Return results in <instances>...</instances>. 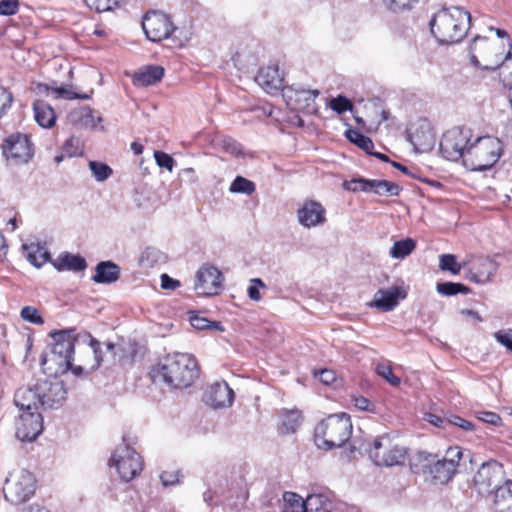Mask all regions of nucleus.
<instances>
[{
    "instance_id": "nucleus-24",
    "label": "nucleus",
    "mask_w": 512,
    "mask_h": 512,
    "mask_svg": "<svg viewBox=\"0 0 512 512\" xmlns=\"http://www.w3.org/2000/svg\"><path fill=\"white\" fill-rule=\"evenodd\" d=\"M255 80L267 93L270 94L284 89V79L276 65H269L261 68Z\"/></svg>"
},
{
    "instance_id": "nucleus-48",
    "label": "nucleus",
    "mask_w": 512,
    "mask_h": 512,
    "mask_svg": "<svg viewBox=\"0 0 512 512\" xmlns=\"http://www.w3.org/2000/svg\"><path fill=\"white\" fill-rule=\"evenodd\" d=\"M154 158H155L156 164L159 167L165 168L170 172L173 170L175 161L169 154H167L163 151H155Z\"/></svg>"
},
{
    "instance_id": "nucleus-4",
    "label": "nucleus",
    "mask_w": 512,
    "mask_h": 512,
    "mask_svg": "<svg viewBox=\"0 0 512 512\" xmlns=\"http://www.w3.org/2000/svg\"><path fill=\"white\" fill-rule=\"evenodd\" d=\"M463 452L460 447L454 446L446 450L443 458L426 452H419L414 464L416 472H422L435 484H446L457 471Z\"/></svg>"
},
{
    "instance_id": "nucleus-36",
    "label": "nucleus",
    "mask_w": 512,
    "mask_h": 512,
    "mask_svg": "<svg viewBox=\"0 0 512 512\" xmlns=\"http://www.w3.org/2000/svg\"><path fill=\"white\" fill-rule=\"evenodd\" d=\"M470 264L467 258L462 262L458 263L456 256L453 254H442L439 257V268L442 271H449L454 275L460 273L462 268H466Z\"/></svg>"
},
{
    "instance_id": "nucleus-12",
    "label": "nucleus",
    "mask_w": 512,
    "mask_h": 512,
    "mask_svg": "<svg viewBox=\"0 0 512 512\" xmlns=\"http://www.w3.org/2000/svg\"><path fill=\"white\" fill-rule=\"evenodd\" d=\"M503 465L496 460L483 462L477 470L473 482L478 493L490 494L493 488L499 487V483L504 479Z\"/></svg>"
},
{
    "instance_id": "nucleus-7",
    "label": "nucleus",
    "mask_w": 512,
    "mask_h": 512,
    "mask_svg": "<svg viewBox=\"0 0 512 512\" xmlns=\"http://www.w3.org/2000/svg\"><path fill=\"white\" fill-rule=\"evenodd\" d=\"M503 152L502 142L492 136H479L467 150L464 165L471 171H485L492 168Z\"/></svg>"
},
{
    "instance_id": "nucleus-3",
    "label": "nucleus",
    "mask_w": 512,
    "mask_h": 512,
    "mask_svg": "<svg viewBox=\"0 0 512 512\" xmlns=\"http://www.w3.org/2000/svg\"><path fill=\"white\" fill-rule=\"evenodd\" d=\"M471 26V15L461 7L439 9L429 21L430 32L440 44H455L463 40Z\"/></svg>"
},
{
    "instance_id": "nucleus-46",
    "label": "nucleus",
    "mask_w": 512,
    "mask_h": 512,
    "mask_svg": "<svg viewBox=\"0 0 512 512\" xmlns=\"http://www.w3.org/2000/svg\"><path fill=\"white\" fill-rule=\"evenodd\" d=\"M20 315L22 319L28 321L33 324L42 325L44 323V319L39 314L38 310L32 306H25L22 308Z\"/></svg>"
},
{
    "instance_id": "nucleus-41",
    "label": "nucleus",
    "mask_w": 512,
    "mask_h": 512,
    "mask_svg": "<svg viewBox=\"0 0 512 512\" xmlns=\"http://www.w3.org/2000/svg\"><path fill=\"white\" fill-rule=\"evenodd\" d=\"M255 189V184L252 181L242 176H237L231 183L229 191L231 193H243L246 195H251Z\"/></svg>"
},
{
    "instance_id": "nucleus-37",
    "label": "nucleus",
    "mask_w": 512,
    "mask_h": 512,
    "mask_svg": "<svg viewBox=\"0 0 512 512\" xmlns=\"http://www.w3.org/2000/svg\"><path fill=\"white\" fill-rule=\"evenodd\" d=\"M400 191V186L394 182L372 179V192L375 194L381 196H397L399 195Z\"/></svg>"
},
{
    "instance_id": "nucleus-39",
    "label": "nucleus",
    "mask_w": 512,
    "mask_h": 512,
    "mask_svg": "<svg viewBox=\"0 0 512 512\" xmlns=\"http://www.w3.org/2000/svg\"><path fill=\"white\" fill-rule=\"evenodd\" d=\"M436 290L439 294L444 296H453L458 293L468 294L470 291V289L467 286L461 283L454 282L437 283Z\"/></svg>"
},
{
    "instance_id": "nucleus-27",
    "label": "nucleus",
    "mask_w": 512,
    "mask_h": 512,
    "mask_svg": "<svg viewBox=\"0 0 512 512\" xmlns=\"http://www.w3.org/2000/svg\"><path fill=\"white\" fill-rule=\"evenodd\" d=\"M409 139L414 149L420 153L431 150L435 144V136L427 124L411 132Z\"/></svg>"
},
{
    "instance_id": "nucleus-8",
    "label": "nucleus",
    "mask_w": 512,
    "mask_h": 512,
    "mask_svg": "<svg viewBox=\"0 0 512 512\" xmlns=\"http://www.w3.org/2000/svg\"><path fill=\"white\" fill-rule=\"evenodd\" d=\"M367 453L372 462L380 467L401 466L405 463L408 450L395 442L390 436L376 437Z\"/></svg>"
},
{
    "instance_id": "nucleus-14",
    "label": "nucleus",
    "mask_w": 512,
    "mask_h": 512,
    "mask_svg": "<svg viewBox=\"0 0 512 512\" xmlns=\"http://www.w3.org/2000/svg\"><path fill=\"white\" fill-rule=\"evenodd\" d=\"M37 391L39 393L40 406L44 409H58L61 407L67 396L64 383L60 380H37Z\"/></svg>"
},
{
    "instance_id": "nucleus-20",
    "label": "nucleus",
    "mask_w": 512,
    "mask_h": 512,
    "mask_svg": "<svg viewBox=\"0 0 512 512\" xmlns=\"http://www.w3.org/2000/svg\"><path fill=\"white\" fill-rule=\"evenodd\" d=\"M306 512H355V509L344 502L333 501L328 493H314L306 498Z\"/></svg>"
},
{
    "instance_id": "nucleus-17",
    "label": "nucleus",
    "mask_w": 512,
    "mask_h": 512,
    "mask_svg": "<svg viewBox=\"0 0 512 512\" xmlns=\"http://www.w3.org/2000/svg\"><path fill=\"white\" fill-rule=\"evenodd\" d=\"M467 261H470V264L466 267V278L478 284L491 281L498 270V263L489 257L469 256Z\"/></svg>"
},
{
    "instance_id": "nucleus-60",
    "label": "nucleus",
    "mask_w": 512,
    "mask_h": 512,
    "mask_svg": "<svg viewBox=\"0 0 512 512\" xmlns=\"http://www.w3.org/2000/svg\"><path fill=\"white\" fill-rule=\"evenodd\" d=\"M190 323L194 328L198 330L211 328V321L197 314H192L190 316Z\"/></svg>"
},
{
    "instance_id": "nucleus-61",
    "label": "nucleus",
    "mask_w": 512,
    "mask_h": 512,
    "mask_svg": "<svg viewBox=\"0 0 512 512\" xmlns=\"http://www.w3.org/2000/svg\"><path fill=\"white\" fill-rule=\"evenodd\" d=\"M353 403L357 409L362 411H372L374 409V405L371 401L363 396L353 397Z\"/></svg>"
},
{
    "instance_id": "nucleus-33",
    "label": "nucleus",
    "mask_w": 512,
    "mask_h": 512,
    "mask_svg": "<svg viewBox=\"0 0 512 512\" xmlns=\"http://www.w3.org/2000/svg\"><path fill=\"white\" fill-rule=\"evenodd\" d=\"M22 248L27 260L37 268L41 267L50 258L49 252L38 243L23 244Z\"/></svg>"
},
{
    "instance_id": "nucleus-19",
    "label": "nucleus",
    "mask_w": 512,
    "mask_h": 512,
    "mask_svg": "<svg viewBox=\"0 0 512 512\" xmlns=\"http://www.w3.org/2000/svg\"><path fill=\"white\" fill-rule=\"evenodd\" d=\"M320 92L317 89H304L302 87H286L283 89V96L287 104L293 110H315L314 102Z\"/></svg>"
},
{
    "instance_id": "nucleus-59",
    "label": "nucleus",
    "mask_w": 512,
    "mask_h": 512,
    "mask_svg": "<svg viewBox=\"0 0 512 512\" xmlns=\"http://www.w3.org/2000/svg\"><path fill=\"white\" fill-rule=\"evenodd\" d=\"M179 178L182 182L187 184H195L198 181V177L193 168H184L179 172Z\"/></svg>"
},
{
    "instance_id": "nucleus-54",
    "label": "nucleus",
    "mask_w": 512,
    "mask_h": 512,
    "mask_svg": "<svg viewBox=\"0 0 512 512\" xmlns=\"http://www.w3.org/2000/svg\"><path fill=\"white\" fill-rule=\"evenodd\" d=\"M259 286L265 287V284L260 278L251 279V285L248 287V296L253 301H259L261 299Z\"/></svg>"
},
{
    "instance_id": "nucleus-52",
    "label": "nucleus",
    "mask_w": 512,
    "mask_h": 512,
    "mask_svg": "<svg viewBox=\"0 0 512 512\" xmlns=\"http://www.w3.org/2000/svg\"><path fill=\"white\" fill-rule=\"evenodd\" d=\"M448 426H456L464 431H472L474 429L473 423L458 415H450L448 417Z\"/></svg>"
},
{
    "instance_id": "nucleus-47",
    "label": "nucleus",
    "mask_w": 512,
    "mask_h": 512,
    "mask_svg": "<svg viewBox=\"0 0 512 512\" xmlns=\"http://www.w3.org/2000/svg\"><path fill=\"white\" fill-rule=\"evenodd\" d=\"M375 370L376 373L383 377L390 385L398 386L400 384V378L393 374L389 366L385 364H378Z\"/></svg>"
},
{
    "instance_id": "nucleus-62",
    "label": "nucleus",
    "mask_w": 512,
    "mask_h": 512,
    "mask_svg": "<svg viewBox=\"0 0 512 512\" xmlns=\"http://www.w3.org/2000/svg\"><path fill=\"white\" fill-rule=\"evenodd\" d=\"M424 419L429 422L430 424L440 427V428H447L448 426V417L442 418L438 415L427 413L424 417Z\"/></svg>"
},
{
    "instance_id": "nucleus-55",
    "label": "nucleus",
    "mask_w": 512,
    "mask_h": 512,
    "mask_svg": "<svg viewBox=\"0 0 512 512\" xmlns=\"http://www.w3.org/2000/svg\"><path fill=\"white\" fill-rule=\"evenodd\" d=\"M221 146L223 150L232 155L237 156L242 152L241 146L232 138H223L221 140Z\"/></svg>"
},
{
    "instance_id": "nucleus-43",
    "label": "nucleus",
    "mask_w": 512,
    "mask_h": 512,
    "mask_svg": "<svg viewBox=\"0 0 512 512\" xmlns=\"http://www.w3.org/2000/svg\"><path fill=\"white\" fill-rule=\"evenodd\" d=\"M328 106L339 115L345 113L346 111L353 110L352 102L348 98H346L345 96H342V95L332 98L329 101Z\"/></svg>"
},
{
    "instance_id": "nucleus-9",
    "label": "nucleus",
    "mask_w": 512,
    "mask_h": 512,
    "mask_svg": "<svg viewBox=\"0 0 512 512\" xmlns=\"http://www.w3.org/2000/svg\"><path fill=\"white\" fill-rule=\"evenodd\" d=\"M472 139V130L468 127H454L447 130L440 141L443 156L450 161L466 160L467 150Z\"/></svg>"
},
{
    "instance_id": "nucleus-35",
    "label": "nucleus",
    "mask_w": 512,
    "mask_h": 512,
    "mask_svg": "<svg viewBox=\"0 0 512 512\" xmlns=\"http://www.w3.org/2000/svg\"><path fill=\"white\" fill-rule=\"evenodd\" d=\"M416 248V242L411 238L396 241L389 251V255L394 259H404L409 256Z\"/></svg>"
},
{
    "instance_id": "nucleus-16",
    "label": "nucleus",
    "mask_w": 512,
    "mask_h": 512,
    "mask_svg": "<svg viewBox=\"0 0 512 512\" xmlns=\"http://www.w3.org/2000/svg\"><path fill=\"white\" fill-rule=\"evenodd\" d=\"M223 275L215 266L202 265L195 276L194 289L198 295H218L222 289Z\"/></svg>"
},
{
    "instance_id": "nucleus-57",
    "label": "nucleus",
    "mask_w": 512,
    "mask_h": 512,
    "mask_svg": "<svg viewBox=\"0 0 512 512\" xmlns=\"http://www.w3.org/2000/svg\"><path fill=\"white\" fill-rule=\"evenodd\" d=\"M418 0H383L384 4L392 11H398L409 8Z\"/></svg>"
},
{
    "instance_id": "nucleus-2",
    "label": "nucleus",
    "mask_w": 512,
    "mask_h": 512,
    "mask_svg": "<svg viewBox=\"0 0 512 512\" xmlns=\"http://www.w3.org/2000/svg\"><path fill=\"white\" fill-rule=\"evenodd\" d=\"M154 383H165L171 388H187L199 376L196 359L187 353L168 355L150 371Z\"/></svg>"
},
{
    "instance_id": "nucleus-21",
    "label": "nucleus",
    "mask_w": 512,
    "mask_h": 512,
    "mask_svg": "<svg viewBox=\"0 0 512 512\" xmlns=\"http://www.w3.org/2000/svg\"><path fill=\"white\" fill-rule=\"evenodd\" d=\"M204 401L213 408L229 407L234 401V391L225 381H217L206 389Z\"/></svg>"
},
{
    "instance_id": "nucleus-13",
    "label": "nucleus",
    "mask_w": 512,
    "mask_h": 512,
    "mask_svg": "<svg viewBox=\"0 0 512 512\" xmlns=\"http://www.w3.org/2000/svg\"><path fill=\"white\" fill-rule=\"evenodd\" d=\"M144 33L152 42L167 39L176 29L170 18L163 13L151 11L145 14L142 21Z\"/></svg>"
},
{
    "instance_id": "nucleus-42",
    "label": "nucleus",
    "mask_w": 512,
    "mask_h": 512,
    "mask_svg": "<svg viewBox=\"0 0 512 512\" xmlns=\"http://www.w3.org/2000/svg\"><path fill=\"white\" fill-rule=\"evenodd\" d=\"M283 498L286 502V509H293L294 511L298 512H306V499L303 500L300 495L294 492H285Z\"/></svg>"
},
{
    "instance_id": "nucleus-44",
    "label": "nucleus",
    "mask_w": 512,
    "mask_h": 512,
    "mask_svg": "<svg viewBox=\"0 0 512 512\" xmlns=\"http://www.w3.org/2000/svg\"><path fill=\"white\" fill-rule=\"evenodd\" d=\"M344 188L353 192H372V179L356 178L344 182Z\"/></svg>"
},
{
    "instance_id": "nucleus-5",
    "label": "nucleus",
    "mask_w": 512,
    "mask_h": 512,
    "mask_svg": "<svg viewBox=\"0 0 512 512\" xmlns=\"http://www.w3.org/2000/svg\"><path fill=\"white\" fill-rule=\"evenodd\" d=\"M508 51L505 54V43L490 41L486 37L475 36L469 47V55L471 63L474 66L481 67L486 70H495L502 68V74L505 70L512 71V65L507 66V56L511 53L512 44L507 40Z\"/></svg>"
},
{
    "instance_id": "nucleus-49",
    "label": "nucleus",
    "mask_w": 512,
    "mask_h": 512,
    "mask_svg": "<svg viewBox=\"0 0 512 512\" xmlns=\"http://www.w3.org/2000/svg\"><path fill=\"white\" fill-rule=\"evenodd\" d=\"M12 102V93L7 88L0 87V118L10 109Z\"/></svg>"
},
{
    "instance_id": "nucleus-40",
    "label": "nucleus",
    "mask_w": 512,
    "mask_h": 512,
    "mask_svg": "<svg viewBox=\"0 0 512 512\" xmlns=\"http://www.w3.org/2000/svg\"><path fill=\"white\" fill-rule=\"evenodd\" d=\"M89 169L96 181L103 182L113 173L112 169L105 163L99 161H90Z\"/></svg>"
},
{
    "instance_id": "nucleus-30",
    "label": "nucleus",
    "mask_w": 512,
    "mask_h": 512,
    "mask_svg": "<svg viewBox=\"0 0 512 512\" xmlns=\"http://www.w3.org/2000/svg\"><path fill=\"white\" fill-rule=\"evenodd\" d=\"M34 119L43 128H51L56 122L54 109L45 101L37 100L33 103Z\"/></svg>"
},
{
    "instance_id": "nucleus-28",
    "label": "nucleus",
    "mask_w": 512,
    "mask_h": 512,
    "mask_svg": "<svg viewBox=\"0 0 512 512\" xmlns=\"http://www.w3.org/2000/svg\"><path fill=\"white\" fill-rule=\"evenodd\" d=\"M164 68L159 65H148L140 69L133 77L137 86H150L158 83L164 76Z\"/></svg>"
},
{
    "instance_id": "nucleus-15",
    "label": "nucleus",
    "mask_w": 512,
    "mask_h": 512,
    "mask_svg": "<svg viewBox=\"0 0 512 512\" xmlns=\"http://www.w3.org/2000/svg\"><path fill=\"white\" fill-rule=\"evenodd\" d=\"M3 154L15 164H24L34 155L33 144L26 134H12L5 140Z\"/></svg>"
},
{
    "instance_id": "nucleus-31",
    "label": "nucleus",
    "mask_w": 512,
    "mask_h": 512,
    "mask_svg": "<svg viewBox=\"0 0 512 512\" xmlns=\"http://www.w3.org/2000/svg\"><path fill=\"white\" fill-rule=\"evenodd\" d=\"M494 506L498 512H512V480L495 489Z\"/></svg>"
},
{
    "instance_id": "nucleus-32",
    "label": "nucleus",
    "mask_w": 512,
    "mask_h": 512,
    "mask_svg": "<svg viewBox=\"0 0 512 512\" xmlns=\"http://www.w3.org/2000/svg\"><path fill=\"white\" fill-rule=\"evenodd\" d=\"M54 266L59 271L71 270L75 272L83 271L87 264L83 257L65 253L60 255L54 262Z\"/></svg>"
},
{
    "instance_id": "nucleus-11",
    "label": "nucleus",
    "mask_w": 512,
    "mask_h": 512,
    "mask_svg": "<svg viewBox=\"0 0 512 512\" xmlns=\"http://www.w3.org/2000/svg\"><path fill=\"white\" fill-rule=\"evenodd\" d=\"M3 490L7 501L15 505L21 504L34 493L33 475L24 469L10 474Z\"/></svg>"
},
{
    "instance_id": "nucleus-10",
    "label": "nucleus",
    "mask_w": 512,
    "mask_h": 512,
    "mask_svg": "<svg viewBox=\"0 0 512 512\" xmlns=\"http://www.w3.org/2000/svg\"><path fill=\"white\" fill-rule=\"evenodd\" d=\"M120 478L129 482L143 470V460L140 454L129 444L122 443L113 451L110 459Z\"/></svg>"
},
{
    "instance_id": "nucleus-64",
    "label": "nucleus",
    "mask_w": 512,
    "mask_h": 512,
    "mask_svg": "<svg viewBox=\"0 0 512 512\" xmlns=\"http://www.w3.org/2000/svg\"><path fill=\"white\" fill-rule=\"evenodd\" d=\"M180 286V282L169 277L167 274L161 275V287L166 290H173Z\"/></svg>"
},
{
    "instance_id": "nucleus-51",
    "label": "nucleus",
    "mask_w": 512,
    "mask_h": 512,
    "mask_svg": "<svg viewBox=\"0 0 512 512\" xmlns=\"http://www.w3.org/2000/svg\"><path fill=\"white\" fill-rule=\"evenodd\" d=\"M19 8L18 0H1L0 1V15L11 16L17 13Z\"/></svg>"
},
{
    "instance_id": "nucleus-23",
    "label": "nucleus",
    "mask_w": 512,
    "mask_h": 512,
    "mask_svg": "<svg viewBox=\"0 0 512 512\" xmlns=\"http://www.w3.org/2000/svg\"><path fill=\"white\" fill-rule=\"evenodd\" d=\"M405 297L406 292L398 286H392L388 289H379L374 294L370 306L383 312H389L398 305L400 299H404Z\"/></svg>"
},
{
    "instance_id": "nucleus-22",
    "label": "nucleus",
    "mask_w": 512,
    "mask_h": 512,
    "mask_svg": "<svg viewBox=\"0 0 512 512\" xmlns=\"http://www.w3.org/2000/svg\"><path fill=\"white\" fill-rule=\"evenodd\" d=\"M297 218L299 223L305 228L316 227L326 222V210L317 201H305L297 212Z\"/></svg>"
},
{
    "instance_id": "nucleus-50",
    "label": "nucleus",
    "mask_w": 512,
    "mask_h": 512,
    "mask_svg": "<svg viewBox=\"0 0 512 512\" xmlns=\"http://www.w3.org/2000/svg\"><path fill=\"white\" fill-rule=\"evenodd\" d=\"M495 340L504 346L507 350L512 352V332L510 329L499 330L494 333Z\"/></svg>"
},
{
    "instance_id": "nucleus-38",
    "label": "nucleus",
    "mask_w": 512,
    "mask_h": 512,
    "mask_svg": "<svg viewBox=\"0 0 512 512\" xmlns=\"http://www.w3.org/2000/svg\"><path fill=\"white\" fill-rule=\"evenodd\" d=\"M346 137L350 142L354 143L368 154H372V149L374 148L372 140L369 137L363 135L357 129H348L346 131Z\"/></svg>"
},
{
    "instance_id": "nucleus-25",
    "label": "nucleus",
    "mask_w": 512,
    "mask_h": 512,
    "mask_svg": "<svg viewBox=\"0 0 512 512\" xmlns=\"http://www.w3.org/2000/svg\"><path fill=\"white\" fill-rule=\"evenodd\" d=\"M14 403L22 412H33L40 406L37 382L33 386L19 388L14 396Z\"/></svg>"
},
{
    "instance_id": "nucleus-6",
    "label": "nucleus",
    "mask_w": 512,
    "mask_h": 512,
    "mask_svg": "<svg viewBox=\"0 0 512 512\" xmlns=\"http://www.w3.org/2000/svg\"><path fill=\"white\" fill-rule=\"evenodd\" d=\"M352 433L350 417L345 413L330 415L315 427L318 447L329 450L343 446Z\"/></svg>"
},
{
    "instance_id": "nucleus-58",
    "label": "nucleus",
    "mask_w": 512,
    "mask_h": 512,
    "mask_svg": "<svg viewBox=\"0 0 512 512\" xmlns=\"http://www.w3.org/2000/svg\"><path fill=\"white\" fill-rule=\"evenodd\" d=\"M478 419L485 423H489L494 426H499L502 422L501 417L495 413L490 411H482L478 413Z\"/></svg>"
},
{
    "instance_id": "nucleus-34",
    "label": "nucleus",
    "mask_w": 512,
    "mask_h": 512,
    "mask_svg": "<svg viewBox=\"0 0 512 512\" xmlns=\"http://www.w3.org/2000/svg\"><path fill=\"white\" fill-rule=\"evenodd\" d=\"M302 416L298 410H286L281 414V429L284 433H294L301 425Z\"/></svg>"
},
{
    "instance_id": "nucleus-45",
    "label": "nucleus",
    "mask_w": 512,
    "mask_h": 512,
    "mask_svg": "<svg viewBox=\"0 0 512 512\" xmlns=\"http://www.w3.org/2000/svg\"><path fill=\"white\" fill-rule=\"evenodd\" d=\"M87 6L97 12H106L118 7L119 0H85Z\"/></svg>"
},
{
    "instance_id": "nucleus-29",
    "label": "nucleus",
    "mask_w": 512,
    "mask_h": 512,
    "mask_svg": "<svg viewBox=\"0 0 512 512\" xmlns=\"http://www.w3.org/2000/svg\"><path fill=\"white\" fill-rule=\"evenodd\" d=\"M96 273L92 277L93 281L100 284H110L116 282L120 277V268L111 261H102L96 266Z\"/></svg>"
},
{
    "instance_id": "nucleus-26",
    "label": "nucleus",
    "mask_w": 512,
    "mask_h": 512,
    "mask_svg": "<svg viewBox=\"0 0 512 512\" xmlns=\"http://www.w3.org/2000/svg\"><path fill=\"white\" fill-rule=\"evenodd\" d=\"M68 120L77 128L93 129L96 127V122H101L102 118L100 116L95 117L90 107L81 106L69 112Z\"/></svg>"
},
{
    "instance_id": "nucleus-1",
    "label": "nucleus",
    "mask_w": 512,
    "mask_h": 512,
    "mask_svg": "<svg viewBox=\"0 0 512 512\" xmlns=\"http://www.w3.org/2000/svg\"><path fill=\"white\" fill-rule=\"evenodd\" d=\"M53 339L51 350L41 357L43 368L53 375H62L69 371L71 362H73L75 343H85L91 349L94 357L93 365L90 370H96L104 361L103 351L100 342L90 333L76 334V329H64L50 332Z\"/></svg>"
},
{
    "instance_id": "nucleus-56",
    "label": "nucleus",
    "mask_w": 512,
    "mask_h": 512,
    "mask_svg": "<svg viewBox=\"0 0 512 512\" xmlns=\"http://www.w3.org/2000/svg\"><path fill=\"white\" fill-rule=\"evenodd\" d=\"M179 471H164L160 475V480L163 486L168 487L175 485L179 482Z\"/></svg>"
},
{
    "instance_id": "nucleus-53",
    "label": "nucleus",
    "mask_w": 512,
    "mask_h": 512,
    "mask_svg": "<svg viewBox=\"0 0 512 512\" xmlns=\"http://www.w3.org/2000/svg\"><path fill=\"white\" fill-rule=\"evenodd\" d=\"M80 140L75 137H70L63 145L65 155L69 157L76 156L79 153Z\"/></svg>"
},
{
    "instance_id": "nucleus-63",
    "label": "nucleus",
    "mask_w": 512,
    "mask_h": 512,
    "mask_svg": "<svg viewBox=\"0 0 512 512\" xmlns=\"http://www.w3.org/2000/svg\"><path fill=\"white\" fill-rule=\"evenodd\" d=\"M318 377H319L320 381L325 385H331L332 383H334L336 381L335 372L332 370H329V369H322L319 372Z\"/></svg>"
},
{
    "instance_id": "nucleus-18",
    "label": "nucleus",
    "mask_w": 512,
    "mask_h": 512,
    "mask_svg": "<svg viewBox=\"0 0 512 512\" xmlns=\"http://www.w3.org/2000/svg\"><path fill=\"white\" fill-rule=\"evenodd\" d=\"M16 437L21 441H34L43 430V418L38 412H22L16 423Z\"/></svg>"
}]
</instances>
